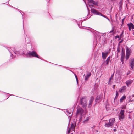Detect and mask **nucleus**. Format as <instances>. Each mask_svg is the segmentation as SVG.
I'll use <instances>...</instances> for the list:
<instances>
[{"label": "nucleus", "mask_w": 134, "mask_h": 134, "mask_svg": "<svg viewBox=\"0 0 134 134\" xmlns=\"http://www.w3.org/2000/svg\"><path fill=\"white\" fill-rule=\"evenodd\" d=\"M126 54H130L131 49L130 48H128L127 47H126Z\"/></svg>", "instance_id": "obj_12"}, {"label": "nucleus", "mask_w": 134, "mask_h": 134, "mask_svg": "<svg viewBox=\"0 0 134 134\" xmlns=\"http://www.w3.org/2000/svg\"><path fill=\"white\" fill-rule=\"evenodd\" d=\"M119 94H118L117 91H116V97H115V98L118 96Z\"/></svg>", "instance_id": "obj_22"}, {"label": "nucleus", "mask_w": 134, "mask_h": 134, "mask_svg": "<svg viewBox=\"0 0 134 134\" xmlns=\"http://www.w3.org/2000/svg\"><path fill=\"white\" fill-rule=\"evenodd\" d=\"M89 119H88L87 120H86V121H87Z\"/></svg>", "instance_id": "obj_37"}, {"label": "nucleus", "mask_w": 134, "mask_h": 134, "mask_svg": "<svg viewBox=\"0 0 134 134\" xmlns=\"http://www.w3.org/2000/svg\"><path fill=\"white\" fill-rule=\"evenodd\" d=\"M71 114V113H69V114Z\"/></svg>", "instance_id": "obj_39"}, {"label": "nucleus", "mask_w": 134, "mask_h": 134, "mask_svg": "<svg viewBox=\"0 0 134 134\" xmlns=\"http://www.w3.org/2000/svg\"><path fill=\"white\" fill-rule=\"evenodd\" d=\"M94 98L93 97H92L91 98L90 100L89 101L93 102V101L94 100Z\"/></svg>", "instance_id": "obj_20"}, {"label": "nucleus", "mask_w": 134, "mask_h": 134, "mask_svg": "<svg viewBox=\"0 0 134 134\" xmlns=\"http://www.w3.org/2000/svg\"><path fill=\"white\" fill-rule=\"evenodd\" d=\"M117 52L118 53H119V52H120V48H119V47H118L117 48Z\"/></svg>", "instance_id": "obj_26"}, {"label": "nucleus", "mask_w": 134, "mask_h": 134, "mask_svg": "<svg viewBox=\"0 0 134 134\" xmlns=\"http://www.w3.org/2000/svg\"><path fill=\"white\" fill-rule=\"evenodd\" d=\"M89 77L88 76H86L85 77V80L86 81H87L88 80Z\"/></svg>", "instance_id": "obj_21"}, {"label": "nucleus", "mask_w": 134, "mask_h": 134, "mask_svg": "<svg viewBox=\"0 0 134 134\" xmlns=\"http://www.w3.org/2000/svg\"><path fill=\"white\" fill-rule=\"evenodd\" d=\"M127 25L129 27V30L130 31H131V29H134V25L132 23H130V24H128Z\"/></svg>", "instance_id": "obj_10"}, {"label": "nucleus", "mask_w": 134, "mask_h": 134, "mask_svg": "<svg viewBox=\"0 0 134 134\" xmlns=\"http://www.w3.org/2000/svg\"><path fill=\"white\" fill-rule=\"evenodd\" d=\"M110 57L109 56L106 60L105 62V63H106V65H107L108 64L110 60Z\"/></svg>", "instance_id": "obj_16"}, {"label": "nucleus", "mask_w": 134, "mask_h": 134, "mask_svg": "<svg viewBox=\"0 0 134 134\" xmlns=\"http://www.w3.org/2000/svg\"><path fill=\"white\" fill-rule=\"evenodd\" d=\"M94 127H95V126H93V127H92V128H93H93H94Z\"/></svg>", "instance_id": "obj_34"}, {"label": "nucleus", "mask_w": 134, "mask_h": 134, "mask_svg": "<svg viewBox=\"0 0 134 134\" xmlns=\"http://www.w3.org/2000/svg\"><path fill=\"white\" fill-rule=\"evenodd\" d=\"M12 47L11 48V49H12Z\"/></svg>", "instance_id": "obj_40"}, {"label": "nucleus", "mask_w": 134, "mask_h": 134, "mask_svg": "<svg viewBox=\"0 0 134 134\" xmlns=\"http://www.w3.org/2000/svg\"><path fill=\"white\" fill-rule=\"evenodd\" d=\"M84 110L81 108H79L77 109V111L76 115H80V117L79 118L80 121H81L82 119V116H83Z\"/></svg>", "instance_id": "obj_2"}, {"label": "nucleus", "mask_w": 134, "mask_h": 134, "mask_svg": "<svg viewBox=\"0 0 134 134\" xmlns=\"http://www.w3.org/2000/svg\"><path fill=\"white\" fill-rule=\"evenodd\" d=\"M92 103V102H91L90 101H89V105H88V106L89 107H91Z\"/></svg>", "instance_id": "obj_19"}, {"label": "nucleus", "mask_w": 134, "mask_h": 134, "mask_svg": "<svg viewBox=\"0 0 134 134\" xmlns=\"http://www.w3.org/2000/svg\"><path fill=\"white\" fill-rule=\"evenodd\" d=\"M75 78H76V80L77 81V83H78V79L76 75V74H75Z\"/></svg>", "instance_id": "obj_23"}, {"label": "nucleus", "mask_w": 134, "mask_h": 134, "mask_svg": "<svg viewBox=\"0 0 134 134\" xmlns=\"http://www.w3.org/2000/svg\"><path fill=\"white\" fill-rule=\"evenodd\" d=\"M119 36L118 35H117L115 37V38H119Z\"/></svg>", "instance_id": "obj_29"}, {"label": "nucleus", "mask_w": 134, "mask_h": 134, "mask_svg": "<svg viewBox=\"0 0 134 134\" xmlns=\"http://www.w3.org/2000/svg\"><path fill=\"white\" fill-rule=\"evenodd\" d=\"M130 55V54H126L125 58L126 60L128 59Z\"/></svg>", "instance_id": "obj_18"}, {"label": "nucleus", "mask_w": 134, "mask_h": 134, "mask_svg": "<svg viewBox=\"0 0 134 134\" xmlns=\"http://www.w3.org/2000/svg\"><path fill=\"white\" fill-rule=\"evenodd\" d=\"M114 74H113V75L111 76V78L110 79H109V80H111V78L112 77H113V75Z\"/></svg>", "instance_id": "obj_32"}, {"label": "nucleus", "mask_w": 134, "mask_h": 134, "mask_svg": "<svg viewBox=\"0 0 134 134\" xmlns=\"http://www.w3.org/2000/svg\"><path fill=\"white\" fill-rule=\"evenodd\" d=\"M113 30H112L111 31H110L109 32L110 33H111L112 32H113Z\"/></svg>", "instance_id": "obj_31"}, {"label": "nucleus", "mask_w": 134, "mask_h": 134, "mask_svg": "<svg viewBox=\"0 0 134 134\" xmlns=\"http://www.w3.org/2000/svg\"><path fill=\"white\" fill-rule=\"evenodd\" d=\"M80 103L82 106L83 108H86L87 105V100L86 98L83 97L80 100Z\"/></svg>", "instance_id": "obj_1"}, {"label": "nucleus", "mask_w": 134, "mask_h": 134, "mask_svg": "<svg viewBox=\"0 0 134 134\" xmlns=\"http://www.w3.org/2000/svg\"><path fill=\"white\" fill-rule=\"evenodd\" d=\"M88 1L89 6H93V5H98V3L97 2L94 1L93 0H89Z\"/></svg>", "instance_id": "obj_8"}, {"label": "nucleus", "mask_w": 134, "mask_h": 134, "mask_svg": "<svg viewBox=\"0 0 134 134\" xmlns=\"http://www.w3.org/2000/svg\"><path fill=\"white\" fill-rule=\"evenodd\" d=\"M124 57L125 54L122 53L121 55L120 60L122 62V64H123L124 63Z\"/></svg>", "instance_id": "obj_14"}, {"label": "nucleus", "mask_w": 134, "mask_h": 134, "mask_svg": "<svg viewBox=\"0 0 134 134\" xmlns=\"http://www.w3.org/2000/svg\"><path fill=\"white\" fill-rule=\"evenodd\" d=\"M132 81L131 80H129L127 81L126 82V83L127 86H129L131 85V84L132 82Z\"/></svg>", "instance_id": "obj_11"}, {"label": "nucleus", "mask_w": 134, "mask_h": 134, "mask_svg": "<svg viewBox=\"0 0 134 134\" xmlns=\"http://www.w3.org/2000/svg\"><path fill=\"white\" fill-rule=\"evenodd\" d=\"M75 126L76 124H75V123L71 124V129L73 130H74L75 129Z\"/></svg>", "instance_id": "obj_17"}, {"label": "nucleus", "mask_w": 134, "mask_h": 134, "mask_svg": "<svg viewBox=\"0 0 134 134\" xmlns=\"http://www.w3.org/2000/svg\"><path fill=\"white\" fill-rule=\"evenodd\" d=\"M114 131H115V132L116 131V129H114Z\"/></svg>", "instance_id": "obj_35"}, {"label": "nucleus", "mask_w": 134, "mask_h": 134, "mask_svg": "<svg viewBox=\"0 0 134 134\" xmlns=\"http://www.w3.org/2000/svg\"><path fill=\"white\" fill-rule=\"evenodd\" d=\"M71 128L70 127L69 128V129H68V133H70L71 131Z\"/></svg>", "instance_id": "obj_25"}, {"label": "nucleus", "mask_w": 134, "mask_h": 134, "mask_svg": "<svg viewBox=\"0 0 134 134\" xmlns=\"http://www.w3.org/2000/svg\"><path fill=\"white\" fill-rule=\"evenodd\" d=\"M124 110H121L119 115V120H121L124 118Z\"/></svg>", "instance_id": "obj_6"}, {"label": "nucleus", "mask_w": 134, "mask_h": 134, "mask_svg": "<svg viewBox=\"0 0 134 134\" xmlns=\"http://www.w3.org/2000/svg\"><path fill=\"white\" fill-rule=\"evenodd\" d=\"M110 49H109V51H107L105 53H104L103 52L102 53V57L103 59L105 60L106 59V57L108 55V54L110 53Z\"/></svg>", "instance_id": "obj_9"}, {"label": "nucleus", "mask_w": 134, "mask_h": 134, "mask_svg": "<svg viewBox=\"0 0 134 134\" xmlns=\"http://www.w3.org/2000/svg\"><path fill=\"white\" fill-rule=\"evenodd\" d=\"M124 19H125V18H124L122 20V25L123 24H124Z\"/></svg>", "instance_id": "obj_28"}, {"label": "nucleus", "mask_w": 134, "mask_h": 134, "mask_svg": "<svg viewBox=\"0 0 134 134\" xmlns=\"http://www.w3.org/2000/svg\"><path fill=\"white\" fill-rule=\"evenodd\" d=\"M129 74V73H127V75H128V74Z\"/></svg>", "instance_id": "obj_38"}, {"label": "nucleus", "mask_w": 134, "mask_h": 134, "mask_svg": "<svg viewBox=\"0 0 134 134\" xmlns=\"http://www.w3.org/2000/svg\"><path fill=\"white\" fill-rule=\"evenodd\" d=\"M101 98V97L100 96H97L96 99V102L98 103L100 101Z\"/></svg>", "instance_id": "obj_13"}, {"label": "nucleus", "mask_w": 134, "mask_h": 134, "mask_svg": "<svg viewBox=\"0 0 134 134\" xmlns=\"http://www.w3.org/2000/svg\"><path fill=\"white\" fill-rule=\"evenodd\" d=\"M129 63L131 68V69H133L134 67V59L132 58H130L129 60Z\"/></svg>", "instance_id": "obj_7"}, {"label": "nucleus", "mask_w": 134, "mask_h": 134, "mask_svg": "<svg viewBox=\"0 0 134 134\" xmlns=\"http://www.w3.org/2000/svg\"><path fill=\"white\" fill-rule=\"evenodd\" d=\"M91 11L92 13H93L94 14H95L96 15H98L101 16L103 17L106 18L108 20H109V19L107 18V16H105L104 15H102L99 12H98L97 10H96L95 9H91Z\"/></svg>", "instance_id": "obj_4"}, {"label": "nucleus", "mask_w": 134, "mask_h": 134, "mask_svg": "<svg viewBox=\"0 0 134 134\" xmlns=\"http://www.w3.org/2000/svg\"><path fill=\"white\" fill-rule=\"evenodd\" d=\"M123 40L122 39L120 41L119 43H122L123 42Z\"/></svg>", "instance_id": "obj_30"}, {"label": "nucleus", "mask_w": 134, "mask_h": 134, "mask_svg": "<svg viewBox=\"0 0 134 134\" xmlns=\"http://www.w3.org/2000/svg\"><path fill=\"white\" fill-rule=\"evenodd\" d=\"M123 34V33L122 32L120 35V37H121L122 35V34Z\"/></svg>", "instance_id": "obj_33"}, {"label": "nucleus", "mask_w": 134, "mask_h": 134, "mask_svg": "<svg viewBox=\"0 0 134 134\" xmlns=\"http://www.w3.org/2000/svg\"><path fill=\"white\" fill-rule=\"evenodd\" d=\"M115 121L114 119H111L109 120L108 123H105V125L106 127H111L113 125Z\"/></svg>", "instance_id": "obj_3"}, {"label": "nucleus", "mask_w": 134, "mask_h": 134, "mask_svg": "<svg viewBox=\"0 0 134 134\" xmlns=\"http://www.w3.org/2000/svg\"><path fill=\"white\" fill-rule=\"evenodd\" d=\"M124 91V89L122 88H121L119 90V91L120 92H122Z\"/></svg>", "instance_id": "obj_24"}, {"label": "nucleus", "mask_w": 134, "mask_h": 134, "mask_svg": "<svg viewBox=\"0 0 134 134\" xmlns=\"http://www.w3.org/2000/svg\"><path fill=\"white\" fill-rule=\"evenodd\" d=\"M133 97H134V95H133L132 96Z\"/></svg>", "instance_id": "obj_36"}, {"label": "nucleus", "mask_w": 134, "mask_h": 134, "mask_svg": "<svg viewBox=\"0 0 134 134\" xmlns=\"http://www.w3.org/2000/svg\"><path fill=\"white\" fill-rule=\"evenodd\" d=\"M27 56H29L30 57L32 56L33 57H36L40 58L37 55L36 52L35 51H29L27 54Z\"/></svg>", "instance_id": "obj_5"}, {"label": "nucleus", "mask_w": 134, "mask_h": 134, "mask_svg": "<svg viewBox=\"0 0 134 134\" xmlns=\"http://www.w3.org/2000/svg\"><path fill=\"white\" fill-rule=\"evenodd\" d=\"M126 97L125 96H123L120 99V102L121 103L123 102V100L126 98Z\"/></svg>", "instance_id": "obj_15"}, {"label": "nucleus", "mask_w": 134, "mask_h": 134, "mask_svg": "<svg viewBox=\"0 0 134 134\" xmlns=\"http://www.w3.org/2000/svg\"><path fill=\"white\" fill-rule=\"evenodd\" d=\"M91 74L90 73H88L86 76H87L88 77H90V76H91Z\"/></svg>", "instance_id": "obj_27"}]
</instances>
